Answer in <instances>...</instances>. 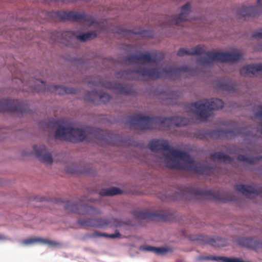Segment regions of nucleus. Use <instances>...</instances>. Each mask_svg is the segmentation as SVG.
Listing matches in <instances>:
<instances>
[{
  "label": "nucleus",
  "mask_w": 262,
  "mask_h": 262,
  "mask_svg": "<svg viewBox=\"0 0 262 262\" xmlns=\"http://www.w3.org/2000/svg\"><path fill=\"white\" fill-rule=\"evenodd\" d=\"M128 122L130 125L140 127L142 131L151 130L152 125H162L166 127H170L173 125L178 127L184 126L187 125L188 120L186 118L172 116L163 117L153 116L149 117L144 116L141 114H137L129 116Z\"/></svg>",
  "instance_id": "1"
},
{
  "label": "nucleus",
  "mask_w": 262,
  "mask_h": 262,
  "mask_svg": "<svg viewBox=\"0 0 262 262\" xmlns=\"http://www.w3.org/2000/svg\"><path fill=\"white\" fill-rule=\"evenodd\" d=\"M189 71V68L187 66H184L176 68L172 66H168L163 68L161 71L156 68L148 69L146 67H141L134 69H127L119 71L117 73L118 77L125 79L133 80L130 76L133 73L143 77H148L155 79H158L164 74L166 78L170 79H177L180 77L183 72Z\"/></svg>",
  "instance_id": "2"
},
{
  "label": "nucleus",
  "mask_w": 262,
  "mask_h": 262,
  "mask_svg": "<svg viewBox=\"0 0 262 262\" xmlns=\"http://www.w3.org/2000/svg\"><path fill=\"white\" fill-rule=\"evenodd\" d=\"M224 105V103L221 99L212 98L205 100V102L199 100L190 103L186 105V109L199 115L202 120L206 121L210 116L209 112L222 109Z\"/></svg>",
  "instance_id": "3"
},
{
  "label": "nucleus",
  "mask_w": 262,
  "mask_h": 262,
  "mask_svg": "<svg viewBox=\"0 0 262 262\" xmlns=\"http://www.w3.org/2000/svg\"><path fill=\"white\" fill-rule=\"evenodd\" d=\"M208 138L211 139H229L230 136L236 137L241 135L245 140L255 139L256 135L251 131L248 130L246 127H238L234 129H208Z\"/></svg>",
  "instance_id": "4"
},
{
  "label": "nucleus",
  "mask_w": 262,
  "mask_h": 262,
  "mask_svg": "<svg viewBox=\"0 0 262 262\" xmlns=\"http://www.w3.org/2000/svg\"><path fill=\"white\" fill-rule=\"evenodd\" d=\"M97 36V33L94 31H90L76 35L74 32L71 31H54L51 35V39L54 42H60L67 41L68 42L78 39L82 42H86L95 39Z\"/></svg>",
  "instance_id": "5"
},
{
  "label": "nucleus",
  "mask_w": 262,
  "mask_h": 262,
  "mask_svg": "<svg viewBox=\"0 0 262 262\" xmlns=\"http://www.w3.org/2000/svg\"><path fill=\"white\" fill-rule=\"evenodd\" d=\"M207 56L198 60V62L203 66H212L215 60L221 62H237L242 59L243 55L241 53L229 52L213 53L208 51L206 53Z\"/></svg>",
  "instance_id": "6"
},
{
  "label": "nucleus",
  "mask_w": 262,
  "mask_h": 262,
  "mask_svg": "<svg viewBox=\"0 0 262 262\" xmlns=\"http://www.w3.org/2000/svg\"><path fill=\"white\" fill-rule=\"evenodd\" d=\"M85 132L88 135L92 136L94 139L103 141L111 145H117L128 141L127 138L119 134H103L102 130L97 127L87 126L85 127Z\"/></svg>",
  "instance_id": "7"
},
{
  "label": "nucleus",
  "mask_w": 262,
  "mask_h": 262,
  "mask_svg": "<svg viewBox=\"0 0 262 262\" xmlns=\"http://www.w3.org/2000/svg\"><path fill=\"white\" fill-rule=\"evenodd\" d=\"M47 17L51 18H60L62 20H83L85 22L90 23L92 24H96V21L94 20L92 17L88 15L84 12H78L71 11L69 12L60 11H52L46 12Z\"/></svg>",
  "instance_id": "8"
},
{
  "label": "nucleus",
  "mask_w": 262,
  "mask_h": 262,
  "mask_svg": "<svg viewBox=\"0 0 262 262\" xmlns=\"http://www.w3.org/2000/svg\"><path fill=\"white\" fill-rule=\"evenodd\" d=\"M39 83L35 84L33 88L35 91L38 92H50L54 93L59 95L66 94H77L79 90L73 87H67L60 85H47L43 80H38Z\"/></svg>",
  "instance_id": "9"
},
{
  "label": "nucleus",
  "mask_w": 262,
  "mask_h": 262,
  "mask_svg": "<svg viewBox=\"0 0 262 262\" xmlns=\"http://www.w3.org/2000/svg\"><path fill=\"white\" fill-rule=\"evenodd\" d=\"M148 148L153 152H158L160 151H168L172 156L178 158L186 155L184 153V151L171 147L168 141L164 139H154L151 140L148 143Z\"/></svg>",
  "instance_id": "10"
},
{
  "label": "nucleus",
  "mask_w": 262,
  "mask_h": 262,
  "mask_svg": "<svg viewBox=\"0 0 262 262\" xmlns=\"http://www.w3.org/2000/svg\"><path fill=\"white\" fill-rule=\"evenodd\" d=\"M133 214L138 219L158 220L163 222L170 221L174 215L173 213L167 210H160L156 212L134 211Z\"/></svg>",
  "instance_id": "11"
},
{
  "label": "nucleus",
  "mask_w": 262,
  "mask_h": 262,
  "mask_svg": "<svg viewBox=\"0 0 262 262\" xmlns=\"http://www.w3.org/2000/svg\"><path fill=\"white\" fill-rule=\"evenodd\" d=\"M64 208L66 210L80 215H93L101 214L100 210L96 207L80 202L74 203L68 201L65 203Z\"/></svg>",
  "instance_id": "12"
},
{
  "label": "nucleus",
  "mask_w": 262,
  "mask_h": 262,
  "mask_svg": "<svg viewBox=\"0 0 262 262\" xmlns=\"http://www.w3.org/2000/svg\"><path fill=\"white\" fill-rule=\"evenodd\" d=\"M1 112H17L20 113H29L30 108L28 104L24 101H15L10 99L0 100Z\"/></svg>",
  "instance_id": "13"
},
{
  "label": "nucleus",
  "mask_w": 262,
  "mask_h": 262,
  "mask_svg": "<svg viewBox=\"0 0 262 262\" xmlns=\"http://www.w3.org/2000/svg\"><path fill=\"white\" fill-rule=\"evenodd\" d=\"M191 13V5L189 3H186L180 8V13L177 15H173L166 18L164 24L162 26L171 27L173 25L178 26L181 23L188 20V17Z\"/></svg>",
  "instance_id": "14"
},
{
  "label": "nucleus",
  "mask_w": 262,
  "mask_h": 262,
  "mask_svg": "<svg viewBox=\"0 0 262 262\" xmlns=\"http://www.w3.org/2000/svg\"><path fill=\"white\" fill-rule=\"evenodd\" d=\"M138 54H129L125 56V61L129 63H134L136 61H146L148 62H156L161 61L164 58V55L162 53H154L150 54L149 53H143L138 52Z\"/></svg>",
  "instance_id": "15"
},
{
  "label": "nucleus",
  "mask_w": 262,
  "mask_h": 262,
  "mask_svg": "<svg viewBox=\"0 0 262 262\" xmlns=\"http://www.w3.org/2000/svg\"><path fill=\"white\" fill-rule=\"evenodd\" d=\"M186 156L180 157L179 159L183 160L188 164V170L194 171L195 173L201 175L207 174L209 172L213 170V167L210 164L203 165H197L195 164L194 161L191 157L190 155L186 151H184Z\"/></svg>",
  "instance_id": "16"
},
{
  "label": "nucleus",
  "mask_w": 262,
  "mask_h": 262,
  "mask_svg": "<svg viewBox=\"0 0 262 262\" xmlns=\"http://www.w3.org/2000/svg\"><path fill=\"white\" fill-rule=\"evenodd\" d=\"M111 96L105 93L102 94L96 90L89 91L83 96L85 101L91 102L95 105H101L106 104L111 99Z\"/></svg>",
  "instance_id": "17"
},
{
  "label": "nucleus",
  "mask_w": 262,
  "mask_h": 262,
  "mask_svg": "<svg viewBox=\"0 0 262 262\" xmlns=\"http://www.w3.org/2000/svg\"><path fill=\"white\" fill-rule=\"evenodd\" d=\"M184 192L190 194L192 196H201L212 200L222 201L220 197L211 190L189 186L184 188Z\"/></svg>",
  "instance_id": "18"
},
{
  "label": "nucleus",
  "mask_w": 262,
  "mask_h": 262,
  "mask_svg": "<svg viewBox=\"0 0 262 262\" xmlns=\"http://www.w3.org/2000/svg\"><path fill=\"white\" fill-rule=\"evenodd\" d=\"M191 239L200 244H207L213 247H224L226 245L225 239L218 236L196 235L192 237Z\"/></svg>",
  "instance_id": "19"
},
{
  "label": "nucleus",
  "mask_w": 262,
  "mask_h": 262,
  "mask_svg": "<svg viewBox=\"0 0 262 262\" xmlns=\"http://www.w3.org/2000/svg\"><path fill=\"white\" fill-rule=\"evenodd\" d=\"M257 3L258 6L242 7L237 10L236 15L239 18L244 19L260 15L261 13V10L259 6H262V0H257Z\"/></svg>",
  "instance_id": "20"
},
{
  "label": "nucleus",
  "mask_w": 262,
  "mask_h": 262,
  "mask_svg": "<svg viewBox=\"0 0 262 262\" xmlns=\"http://www.w3.org/2000/svg\"><path fill=\"white\" fill-rule=\"evenodd\" d=\"M113 32L124 36H129L131 34H134L148 38H151L154 35V32L150 30L140 29L137 31H134L123 28L120 26L115 27L113 30Z\"/></svg>",
  "instance_id": "21"
},
{
  "label": "nucleus",
  "mask_w": 262,
  "mask_h": 262,
  "mask_svg": "<svg viewBox=\"0 0 262 262\" xmlns=\"http://www.w3.org/2000/svg\"><path fill=\"white\" fill-rule=\"evenodd\" d=\"M48 126L52 128L57 126L55 130V137L69 141L68 139L69 136H70L71 127H66L63 125L60 124L59 121H55L53 119L50 120L48 122Z\"/></svg>",
  "instance_id": "22"
},
{
  "label": "nucleus",
  "mask_w": 262,
  "mask_h": 262,
  "mask_svg": "<svg viewBox=\"0 0 262 262\" xmlns=\"http://www.w3.org/2000/svg\"><path fill=\"white\" fill-rule=\"evenodd\" d=\"M180 96L178 91L172 90L169 89L163 90L160 92L159 98L163 103L167 105H174L177 104Z\"/></svg>",
  "instance_id": "23"
},
{
  "label": "nucleus",
  "mask_w": 262,
  "mask_h": 262,
  "mask_svg": "<svg viewBox=\"0 0 262 262\" xmlns=\"http://www.w3.org/2000/svg\"><path fill=\"white\" fill-rule=\"evenodd\" d=\"M35 155L37 159L42 162L52 164L53 160L51 154L47 151L46 145H40L37 146L34 145L33 146Z\"/></svg>",
  "instance_id": "24"
},
{
  "label": "nucleus",
  "mask_w": 262,
  "mask_h": 262,
  "mask_svg": "<svg viewBox=\"0 0 262 262\" xmlns=\"http://www.w3.org/2000/svg\"><path fill=\"white\" fill-rule=\"evenodd\" d=\"M65 170L70 174H83L90 176H95L97 173L94 168L87 165L69 166L66 167Z\"/></svg>",
  "instance_id": "25"
},
{
  "label": "nucleus",
  "mask_w": 262,
  "mask_h": 262,
  "mask_svg": "<svg viewBox=\"0 0 262 262\" xmlns=\"http://www.w3.org/2000/svg\"><path fill=\"white\" fill-rule=\"evenodd\" d=\"M236 243L242 247L257 251L262 249V241L254 239L250 237H240L236 240Z\"/></svg>",
  "instance_id": "26"
},
{
  "label": "nucleus",
  "mask_w": 262,
  "mask_h": 262,
  "mask_svg": "<svg viewBox=\"0 0 262 262\" xmlns=\"http://www.w3.org/2000/svg\"><path fill=\"white\" fill-rule=\"evenodd\" d=\"M106 87L118 92L120 94L124 95H132L134 93L133 87L126 83H121L117 82H108L107 83Z\"/></svg>",
  "instance_id": "27"
},
{
  "label": "nucleus",
  "mask_w": 262,
  "mask_h": 262,
  "mask_svg": "<svg viewBox=\"0 0 262 262\" xmlns=\"http://www.w3.org/2000/svg\"><path fill=\"white\" fill-rule=\"evenodd\" d=\"M85 128L84 129L75 128L71 127L70 130V136H69V141L77 143L83 142L87 140Z\"/></svg>",
  "instance_id": "28"
},
{
  "label": "nucleus",
  "mask_w": 262,
  "mask_h": 262,
  "mask_svg": "<svg viewBox=\"0 0 262 262\" xmlns=\"http://www.w3.org/2000/svg\"><path fill=\"white\" fill-rule=\"evenodd\" d=\"M235 189L247 197L249 196L250 194L259 195L262 194V186L259 190H257L250 185L238 184L235 186Z\"/></svg>",
  "instance_id": "29"
},
{
  "label": "nucleus",
  "mask_w": 262,
  "mask_h": 262,
  "mask_svg": "<svg viewBox=\"0 0 262 262\" xmlns=\"http://www.w3.org/2000/svg\"><path fill=\"white\" fill-rule=\"evenodd\" d=\"M217 87L227 92H234L237 90V84L231 79H221L217 83Z\"/></svg>",
  "instance_id": "30"
},
{
  "label": "nucleus",
  "mask_w": 262,
  "mask_h": 262,
  "mask_svg": "<svg viewBox=\"0 0 262 262\" xmlns=\"http://www.w3.org/2000/svg\"><path fill=\"white\" fill-rule=\"evenodd\" d=\"M139 250L142 251L152 252L158 255H163L171 251L170 248L163 247H155L151 246H141Z\"/></svg>",
  "instance_id": "31"
},
{
  "label": "nucleus",
  "mask_w": 262,
  "mask_h": 262,
  "mask_svg": "<svg viewBox=\"0 0 262 262\" xmlns=\"http://www.w3.org/2000/svg\"><path fill=\"white\" fill-rule=\"evenodd\" d=\"M210 158L213 161L219 160H223L225 162H228L229 163H231L233 161V158L221 151H217L212 153L210 155Z\"/></svg>",
  "instance_id": "32"
},
{
  "label": "nucleus",
  "mask_w": 262,
  "mask_h": 262,
  "mask_svg": "<svg viewBox=\"0 0 262 262\" xmlns=\"http://www.w3.org/2000/svg\"><path fill=\"white\" fill-rule=\"evenodd\" d=\"M237 160L240 162H246L250 165H255L260 160L259 156L247 157L244 155H239L236 158Z\"/></svg>",
  "instance_id": "33"
},
{
  "label": "nucleus",
  "mask_w": 262,
  "mask_h": 262,
  "mask_svg": "<svg viewBox=\"0 0 262 262\" xmlns=\"http://www.w3.org/2000/svg\"><path fill=\"white\" fill-rule=\"evenodd\" d=\"M167 166L168 167L179 170H188V164L181 163L178 160L172 159L167 162Z\"/></svg>",
  "instance_id": "34"
},
{
  "label": "nucleus",
  "mask_w": 262,
  "mask_h": 262,
  "mask_svg": "<svg viewBox=\"0 0 262 262\" xmlns=\"http://www.w3.org/2000/svg\"><path fill=\"white\" fill-rule=\"evenodd\" d=\"M122 193V190L119 188L113 187L109 188L102 189L100 194L102 196H113L120 194Z\"/></svg>",
  "instance_id": "35"
},
{
  "label": "nucleus",
  "mask_w": 262,
  "mask_h": 262,
  "mask_svg": "<svg viewBox=\"0 0 262 262\" xmlns=\"http://www.w3.org/2000/svg\"><path fill=\"white\" fill-rule=\"evenodd\" d=\"M258 64H251L244 66L240 71V73L242 74L243 71H245L246 74L251 73L254 74L256 72H259L257 70Z\"/></svg>",
  "instance_id": "36"
},
{
  "label": "nucleus",
  "mask_w": 262,
  "mask_h": 262,
  "mask_svg": "<svg viewBox=\"0 0 262 262\" xmlns=\"http://www.w3.org/2000/svg\"><path fill=\"white\" fill-rule=\"evenodd\" d=\"M110 225L108 219H102L101 218L97 219L96 228L105 229Z\"/></svg>",
  "instance_id": "37"
},
{
  "label": "nucleus",
  "mask_w": 262,
  "mask_h": 262,
  "mask_svg": "<svg viewBox=\"0 0 262 262\" xmlns=\"http://www.w3.org/2000/svg\"><path fill=\"white\" fill-rule=\"evenodd\" d=\"M208 129H199L194 133V136L199 139L205 140L208 138Z\"/></svg>",
  "instance_id": "38"
},
{
  "label": "nucleus",
  "mask_w": 262,
  "mask_h": 262,
  "mask_svg": "<svg viewBox=\"0 0 262 262\" xmlns=\"http://www.w3.org/2000/svg\"><path fill=\"white\" fill-rule=\"evenodd\" d=\"M207 52V51H205L203 50L202 47L200 45H198L196 46L194 49H191L190 50L191 55H193V56L201 55L203 54L206 55V53ZM206 56H207V55H206L205 57H206Z\"/></svg>",
  "instance_id": "39"
},
{
  "label": "nucleus",
  "mask_w": 262,
  "mask_h": 262,
  "mask_svg": "<svg viewBox=\"0 0 262 262\" xmlns=\"http://www.w3.org/2000/svg\"><path fill=\"white\" fill-rule=\"evenodd\" d=\"M108 220L110 221V226H111L112 227H120L125 224V223L122 221L121 220L116 218H110L108 219Z\"/></svg>",
  "instance_id": "40"
},
{
  "label": "nucleus",
  "mask_w": 262,
  "mask_h": 262,
  "mask_svg": "<svg viewBox=\"0 0 262 262\" xmlns=\"http://www.w3.org/2000/svg\"><path fill=\"white\" fill-rule=\"evenodd\" d=\"M40 243L47 244L51 247L61 248L62 247V244L59 242L46 239L41 238Z\"/></svg>",
  "instance_id": "41"
},
{
  "label": "nucleus",
  "mask_w": 262,
  "mask_h": 262,
  "mask_svg": "<svg viewBox=\"0 0 262 262\" xmlns=\"http://www.w3.org/2000/svg\"><path fill=\"white\" fill-rule=\"evenodd\" d=\"M41 238H30L21 242V244L23 245H29L37 242H40Z\"/></svg>",
  "instance_id": "42"
},
{
  "label": "nucleus",
  "mask_w": 262,
  "mask_h": 262,
  "mask_svg": "<svg viewBox=\"0 0 262 262\" xmlns=\"http://www.w3.org/2000/svg\"><path fill=\"white\" fill-rule=\"evenodd\" d=\"M110 234H107L105 233H101L98 231H95L94 233L89 234L88 235V237L90 238H95V237H105L110 238Z\"/></svg>",
  "instance_id": "43"
},
{
  "label": "nucleus",
  "mask_w": 262,
  "mask_h": 262,
  "mask_svg": "<svg viewBox=\"0 0 262 262\" xmlns=\"http://www.w3.org/2000/svg\"><path fill=\"white\" fill-rule=\"evenodd\" d=\"M177 55L180 57H183L185 55H191L190 50L184 48H181L178 51Z\"/></svg>",
  "instance_id": "44"
},
{
  "label": "nucleus",
  "mask_w": 262,
  "mask_h": 262,
  "mask_svg": "<svg viewBox=\"0 0 262 262\" xmlns=\"http://www.w3.org/2000/svg\"><path fill=\"white\" fill-rule=\"evenodd\" d=\"M260 108V110L258 111L255 114V116L257 117H262V106ZM257 130L262 135V123L257 126Z\"/></svg>",
  "instance_id": "45"
},
{
  "label": "nucleus",
  "mask_w": 262,
  "mask_h": 262,
  "mask_svg": "<svg viewBox=\"0 0 262 262\" xmlns=\"http://www.w3.org/2000/svg\"><path fill=\"white\" fill-rule=\"evenodd\" d=\"M77 223L82 227H88L89 219H79L77 221Z\"/></svg>",
  "instance_id": "46"
},
{
  "label": "nucleus",
  "mask_w": 262,
  "mask_h": 262,
  "mask_svg": "<svg viewBox=\"0 0 262 262\" xmlns=\"http://www.w3.org/2000/svg\"><path fill=\"white\" fill-rule=\"evenodd\" d=\"M252 37L255 39L262 38V29L261 31H254L252 32Z\"/></svg>",
  "instance_id": "47"
},
{
  "label": "nucleus",
  "mask_w": 262,
  "mask_h": 262,
  "mask_svg": "<svg viewBox=\"0 0 262 262\" xmlns=\"http://www.w3.org/2000/svg\"><path fill=\"white\" fill-rule=\"evenodd\" d=\"M97 219L89 218L88 227L96 228Z\"/></svg>",
  "instance_id": "48"
},
{
  "label": "nucleus",
  "mask_w": 262,
  "mask_h": 262,
  "mask_svg": "<svg viewBox=\"0 0 262 262\" xmlns=\"http://www.w3.org/2000/svg\"><path fill=\"white\" fill-rule=\"evenodd\" d=\"M121 237V234L119 232V230H116L115 232L113 234H110V238H120Z\"/></svg>",
  "instance_id": "49"
},
{
  "label": "nucleus",
  "mask_w": 262,
  "mask_h": 262,
  "mask_svg": "<svg viewBox=\"0 0 262 262\" xmlns=\"http://www.w3.org/2000/svg\"><path fill=\"white\" fill-rule=\"evenodd\" d=\"M255 49L257 51H262V43L257 45L255 47Z\"/></svg>",
  "instance_id": "50"
},
{
  "label": "nucleus",
  "mask_w": 262,
  "mask_h": 262,
  "mask_svg": "<svg viewBox=\"0 0 262 262\" xmlns=\"http://www.w3.org/2000/svg\"><path fill=\"white\" fill-rule=\"evenodd\" d=\"M257 70H259V72H262V63L258 64V67Z\"/></svg>",
  "instance_id": "51"
},
{
  "label": "nucleus",
  "mask_w": 262,
  "mask_h": 262,
  "mask_svg": "<svg viewBox=\"0 0 262 262\" xmlns=\"http://www.w3.org/2000/svg\"><path fill=\"white\" fill-rule=\"evenodd\" d=\"M238 151H239V152H243V149L242 148H239L238 149Z\"/></svg>",
  "instance_id": "52"
},
{
  "label": "nucleus",
  "mask_w": 262,
  "mask_h": 262,
  "mask_svg": "<svg viewBox=\"0 0 262 262\" xmlns=\"http://www.w3.org/2000/svg\"><path fill=\"white\" fill-rule=\"evenodd\" d=\"M3 236L2 235H0V239H3Z\"/></svg>",
  "instance_id": "53"
},
{
  "label": "nucleus",
  "mask_w": 262,
  "mask_h": 262,
  "mask_svg": "<svg viewBox=\"0 0 262 262\" xmlns=\"http://www.w3.org/2000/svg\"><path fill=\"white\" fill-rule=\"evenodd\" d=\"M260 160H262V156H259Z\"/></svg>",
  "instance_id": "54"
},
{
  "label": "nucleus",
  "mask_w": 262,
  "mask_h": 262,
  "mask_svg": "<svg viewBox=\"0 0 262 262\" xmlns=\"http://www.w3.org/2000/svg\"><path fill=\"white\" fill-rule=\"evenodd\" d=\"M83 201V199H81L80 200V201H81V202H82V201Z\"/></svg>",
  "instance_id": "55"
}]
</instances>
